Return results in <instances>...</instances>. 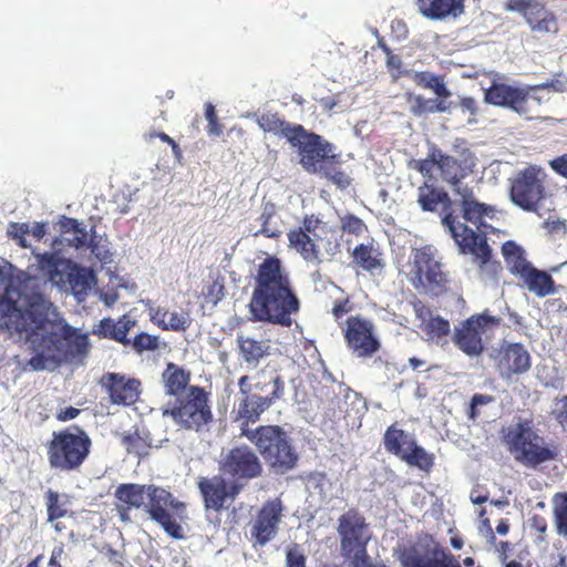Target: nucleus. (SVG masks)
Returning a JSON list of instances; mask_svg holds the SVG:
<instances>
[{"label":"nucleus","mask_w":567,"mask_h":567,"mask_svg":"<svg viewBox=\"0 0 567 567\" xmlns=\"http://www.w3.org/2000/svg\"><path fill=\"white\" fill-rule=\"evenodd\" d=\"M165 313H166V309L161 308V307L150 309L151 320L154 323H156L158 327H161L162 329L165 323Z\"/></svg>","instance_id":"59"},{"label":"nucleus","mask_w":567,"mask_h":567,"mask_svg":"<svg viewBox=\"0 0 567 567\" xmlns=\"http://www.w3.org/2000/svg\"><path fill=\"white\" fill-rule=\"evenodd\" d=\"M91 440L79 429L53 432L48 446L50 466L61 472L79 468L90 453Z\"/></svg>","instance_id":"9"},{"label":"nucleus","mask_w":567,"mask_h":567,"mask_svg":"<svg viewBox=\"0 0 567 567\" xmlns=\"http://www.w3.org/2000/svg\"><path fill=\"white\" fill-rule=\"evenodd\" d=\"M502 252L509 272L518 278L533 266L526 259L524 249L514 241H506Z\"/></svg>","instance_id":"33"},{"label":"nucleus","mask_w":567,"mask_h":567,"mask_svg":"<svg viewBox=\"0 0 567 567\" xmlns=\"http://www.w3.org/2000/svg\"><path fill=\"white\" fill-rule=\"evenodd\" d=\"M341 555L349 561V567H360L371 560L367 551L370 535L364 518L354 511L344 513L339 518Z\"/></svg>","instance_id":"10"},{"label":"nucleus","mask_w":567,"mask_h":567,"mask_svg":"<svg viewBox=\"0 0 567 567\" xmlns=\"http://www.w3.org/2000/svg\"><path fill=\"white\" fill-rule=\"evenodd\" d=\"M63 553H64L63 544L60 543V544L55 545L51 553L49 566L50 567H62L59 559L62 557Z\"/></svg>","instance_id":"60"},{"label":"nucleus","mask_w":567,"mask_h":567,"mask_svg":"<svg viewBox=\"0 0 567 567\" xmlns=\"http://www.w3.org/2000/svg\"><path fill=\"white\" fill-rule=\"evenodd\" d=\"M417 81L419 84L433 90L439 97H449L451 95V92L447 90L444 82L431 73L422 72L417 74Z\"/></svg>","instance_id":"44"},{"label":"nucleus","mask_w":567,"mask_h":567,"mask_svg":"<svg viewBox=\"0 0 567 567\" xmlns=\"http://www.w3.org/2000/svg\"><path fill=\"white\" fill-rule=\"evenodd\" d=\"M553 414L563 426H567V395L554 402Z\"/></svg>","instance_id":"55"},{"label":"nucleus","mask_w":567,"mask_h":567,"mask_svg":"<svg viewBox=\"0 0 567 567\" xmlns=\"http://www.w3.org/2000/svg\"><path fill=\"white\" fill-rule=\"evenodd\" d=\"M276 215V207L271 203H267L262 207V212L257 219L260 227L254 231V236L264 235L268 238L278 237L281 234V230L277 223L274 221V217Z\"/></svg>","instance_id":"37"},{"label":"nucleus","mask_w":567,"mask_h":567,"mask_svg":"<svg viewBox=\"0 0 567 567\" xmlns=\"http://www.w3.org/2000/svg\"><path fill=\"white\" fill-rule=\"evenodd\" d=\"M550 167L559 175L567 178V154L550 161Z\"/></svg>","instance_id":"57"},{"label":"nucleus","mask_w":567,"mask_h":567,"mask_svg":"<svg viewBox=\"0 0 567 567\" xmlns=\"http://www.w3.org/2000/svg\"><path fill=\"white\" fill-rule=\"evenodd\" d=\"M545 172L536 166L526 167L512 178L509 197L519 208L534 212L544 198Z\"/></svg>","instance_id":"14"},{"label":"nucleus","mask_w":567,"mask_h":567,"mask_svg":"<svg viewBox=\"0 0 567 567\" xmlns=\"http://www.w3.org/2000/svg\"><path fill=\"white\" fill-rule=\"evenodd\" d=\"M300 302L291 287L270 291L252 292L249 311L256 321H266L282 327H290L292 316L299 311Z\"/></svg>","instance_id":"6"},{"label":"nucleus","mask_w":567,"mask_h":567,"mask_svg":"<svg viewBox=\"0 0 567 567\" xmlns=\"http://www.w3.org/2000/svg\"><path fill=\"white\" fill-rule=\"evenodd\" d=\"M29 275L43 284L51 282L64 292H70L78 302H83L96 284L92 269L82 267L56 252H33Z\"/></svg>","instance_id":"2"},{"label":"nucleus","mask_w":567,"mask_h":567,"mask_svg":"<svg viewBox=\"0 0 567 567\" xmlns=\"http://www.w3.org/2000/svg\"><path fill=\"white\" fill-rule=\"evenodd\" d=\"M282 398V389L280 382L276 378V389L271 390L268 395H246V398H240L238 408H237V416L240 420H245L247 423H256L261 413L267 411L276 401Z\"/></svg>","instance_id":"24"},{"label":"nucleus","mask_w":567,"mask_h":567,"mask_svg":"<svg viewBox=\"0 0 567 567\" xmlns=\"http://www.w3.org/2000/svg\"><path fill=\"white\" fill-rule=\"evenodd\" d=\"M146 491L144 506L152 519L157 522L172 537H182L181 526L169 513V508H178V506H182V503L176 502L172 494L162 487L148 485Z\"/></svg>","instance_id":"15"},{"label":"nucleus","mask_w":567,"mask_h":567,"mask_svg":"<svg viewBox=\"0 0 567 567\" xmlns=\"http://www.w3.org/2000/svg\"><path fill=\"white\" fill-rule=\"evenodd\" d=\"M199 488L207 508L219 511L224 507L228 498V493L223 478L213 477L210 480H203L199 483Z\"/></svg>","instance_id":"32"},{"label":"nucleus","mask_w":567,"mask_h":567,"mask_svg":"<svg viewBox=\"0 0 567 567\" xmlns=\"http://www.w3.org/2000/svg\"><path fill=\"white\" fill-rule=\"evenodd\" d=\"M290 286L278 258L268 256L258 266L256 286L252 292L270 291Z\"/></svg>","instance_id":"25"},{"label":"nucleus","mask_w":567,"mask_h":567,"mask_svg":"<svg viewBox=\"0 0 567 567\" xmlns=\"http://www.w3.org/2000/svg\"><path fill=\"white\" fill-rule=\"evenodd\" d=\"M190 323L189 317L184 311L166 310L164 330L183 331Z\"/></svg>","instance_id":"43"},{"label":"nucleus","mask_w":567,"mask_h":567,"mask_svg":"<svg viewBox=\"0 0 567 567\" xmlns=\"http://www.w3.org/2000/svg\"><path fill=\"white\" fill-rule=\"evenodd\" d=\"M506 10L522 14L532 31L549 33L557 31V22L554 14L537 0H509Z\"/></svg>","instance_id":"19"},{"label":"nucleus","mask_w":567,"mask_h":567,"mask_svg":"<svg viewBox=\"0 0 567 567\" xmlns=\"http://www.w3.org/2000/svg\"><path fill=\"white\" fill-rule=\"evenodd\" d=\"M17 269L0 261V290L8 303L0 315V329L30 344L34 355L28 365L35 371L56 369L61 363L81 362L89 350V338L60 317L56 308L39 292L29 293L38 279L27 272L24 285L14 278Z\"/></svg>","instance_id":"1"},{"label":"nucleus","mask_w":567,"mask_h":567,"mask_svg":"<svg viewBox=\"0 0 567 567\" xmlns=\"http://www.w3.org/2000/svg\"><path fill=\"white\" fill-rule=\"evenodd\" d=\"M413 442L414 439L411 435L394 425L388 427L384 433L385 450L400 458H402L406 449L410 447V443Z\"/></svg>","instance_id":"35"},{"label":"nucleus","mask_w":567,"mask_h":567,"mask_svg":"<svg viewBox=\"0 0 567 567\" xmlns=\"http://www.w3.org/2000/svg\"><path fill=\"white\" fill-rule=\"evenodd\" d=\"M91 237V230L87 231L85 226L78 228L73 231H69L65 235H61L59 238L54 239L53 246L55 245H66L69 247H73L75 249L85 248L89 239Z\"/></svg>","instance_id":"41"},{"label":"nucleus","mask_w":567,"mask_h":567,"mask_svg":"<svg viewBox=\"0 0 567 567\" xmlns=\"http://www.w3.org/2000/svg\"><path fill=\"white\" fill-rule=\"evenodd\" d=\"M326 225L315 216L306 217L302 226L288 233L289 245L296 249L307 262L319 265L317 241L326 234Z\"/></svg>","instance_id":"16"},{"label":"nucleus","mask_w":567,"mask_h":567,"mask_svg":"<svg viewBox=\"0 0 567 567\" xmlns=\"http://www.w3.org/2000/svg\"><path fill=\"white\" fill-rule=\"evenodd\" d=\"M433 164L436 165L441 172V177L451 187L456 195V189L471 188L464 184L463 181L472 173L473 162L470 158H456L454 156L445 155L440 150L431 152Z\"/></svg>","instance_id":"22"},{"label":"nucleus","mask_w":567,"mask_h":567,"mask_svg":"<svg viewBox=\"0 0 567 567\" xmlns=\"http://www.w3.org/2000/svg\"><path fill=\"white\" fill-rule=\"evenodd\" d=\"M135 326V320L127 316H123L117 321L113 319H103L100 322V332L104 337L114 339L123 344L130 343L127 339L128 331Z\"/></svg>","instance_id":"34"},{"label":"nucleus","mask_w":567,"mask_h":567,"mask_svg":"<svg viewBox=\"0 0 567 567\" xmlns=\"http://www.w3.org/2000/svg\"><path fill=\"white\" fill-rule=\"evenodd\" d=\"M241 436L252 443L266 461L278 474H285L295 468L298 453L291 444L288 433L278 425H259L255 429L243 424Z\"/></svg>","instance_id":"4"},{"label":"nucleus","mask_w":567,"mask_h":567,"mask_svg":"<svg viewBox=\"0 0 567 567\" xmlns=\"http://www.w3.org/2000/svg\"><path fill=\"white\" fill-rule=\"evenodd\" d=\"M259 127L265 132H272L275 134H281L284 136V131L287 125L277 114H264L258 118Z\"/></svg>","instance_id":"45"},{"label":"nucleus","mask_w":567,"mask_h":567,"mask_svg":"<svg viewBox=\"0 0 567 567\" xmlns=\"http://www.w3.org/2000/svg\"><path fill=\"white\" fill-rule=\"evenodd\" d=\"M501 319L488 313L474 315L455 327L453 340L456 347L471 358L484 350V338L488 339L499 326Z\"/></svg>","instance_id":"13"},{"label":"nucleus","mask_w":567,"mask_h":567,"mask_svg":"<svg viewBox=\"0 0 567 567\" xmlns=\"http://www.w3.org/2000/svg\"><path fill=\"white\" fill-rule=\"evenodd\" d=\"M530 367V354L522 343H505L501 347L497 369L503 380L509 381L515 374H524Z\"/></svg>","instance_id":"23"},{"label":"nucleus","mask_w":567,"mask_h":567,"mask_svg":"<svg viewBox=\"0 0 567 567\" xmlns=\"http://www.w3.org/2000/svg\"><path fill=\"white\" fill-rule=\"evenodd\" d=\"M80 411L75 408H66L65 410L61 411L58 415L59 420L61 421H69L78 416Z\"/></svg>","instance_id":"64"},{"label":"nucleus","mask_w":567,"mask_h":567,"mask_svg":"<svg viewBox=\"0 0 567 567\" xmlns=\"http://www.w3.org/2000/svg\"><path fill=\"white\" fill-rule=\"evenodd\" d=\"M353 258L364 270H373L380 264L372 257L371 249L365 245H359L353 250Z\"/></svg>","instance_id":"47"},{"label":"nucleus","mask_w":567,"mask_h":567,"mask_svg":"<svg viewBox=\"0 0 567 567\" xmlns=\"http://www.w3.org/2000/svg\"><path fill=\"white\" fill-rule=\"evenodd\" d=\"M162 412L186 430L200 431L213 421L208 393L198 385H189L187 393L178 399H168Z\"/></svg>","instance_id":"7"},{"label":"nucleus","mask_w":567,"mask_h":567,"mask_svg":"<svg viewBox=\"0 0 567 567\" xmlns=\"http://www.w3.org/2000/svg\"><path fill=\"white\" fill-rule=\"evenodd\" d=\"M409 465L415 466L423 471H429L433 466V457L422 446H419L416 442L410 443V447L406 449L402 456Z\"/></svg>","instance_id":"39"},{"label":"nucleus","mask_w":567,"mask_h":567,"mask_svg":"<svg viewBox=\"0 0 567 567\" xmlns=\"http://www.w3.org/2000/svg\"><path fill=\"white\" fill-rule=\"evenodd\" d=\"M417 203L424 212H434L439 205H442L444 212L442 224L449 229L460 252L472 255L481 266L489 260L491 250L486 239L456 220L451 212L452 200L445 190L425 183L417 189Z\"/></svg>","instance_id":"3"},{"label":"nucleus","mask_w":567,"mask_h":567,"mask_svg":"<svg viewBox=\"0 0 567 567\" xmlns=\"http://www.w3.org/2000/svg\"><path fill=\"white\" fill-rule=\"evenodd\" d=\"M505 443L513 458L529 468H537L543 463L554 461L558 455L557 446L546 442L528 421L511 425L505 435Z\"/></svg>","instance_id":"5"},{"label":"nucleus","mask_w":567,"mask_h":567,"mask_svg":"<svg viewBox=\"0 0 567 567\" xmlns=\"http://www.w3.org/2000/svg\"><path fill=\"white\" fill-rule=\"evenodd\" d=\"M30 231L29 229V225L25 224V223H11L9 226H8V235L17 240L18 245L21 246V247H28L29 244L27 243L25 238H24V235L28 234Z\"/></svg>","instance_id":"53"},{"label":"nucleus","mask_w":567,"mask_h":567,"mask_svg":"<svg viewBox=\"0 0 567 567\" xmlns=\"http://www.w3.org/2000/svg\"><path fill=\"white\" fill-rule=\"evenodd\" d=\"M456 195L461 198L463 218L476 226V228L485 234L488 227L485 219L494 216V209L489 206L478 203L474 198L473 188H457Z\"/></svg>","instance_id":"27"},{"label":"nucleus","mask_w":567,"mask_h":567,"mask_svg":"<svg viewBox=\"0 0 567 567\" xmlns=\"http://www.w3.org/2000/svg\"><path fill=\"white\" fill-rule=\"evenodd\" d=\"M419 12L430 20H442L463 13L462 0H416Z\"/></svg>","instance_id":"28"},{"label":"nucleus","mask_w":567,"mask_h":567,"mask_svg":"<svg viewBox=\"0 0 567 567\" xmlns=\"http://www.w3.org/2000/svg\"><path fill=\"white\" fill-rule=\"evenodd\" d=\"M484 99L488 104L506 106L526 118H532L543 102L542 96L532 93L530 86H514L498 82H493Z\"/></svg>","instance_id":"12"},{"label":"nucleus","mask_w":567,"mask_h":567,"mask_svg":"<svg viewBox=\"0 0 567 567\" xmlns=\"http://www.w3.org/2000/svg\"><path fill=\"white\" fill-rule=\"evenodd\" d=\"M493 401V398L487 394H474L472 396L471 402L473 403V408H478L482 405H486Z\"/></svg>","instance_id":"63"},{"label":"nucleus","mask_w":567,"mask_h":567,"mask_svg":"<svg viewBox=\"0 0 567 567\" xmlns=\"http://www.w3.org/2000/svg\"><path fill=\"white\" fill-rule=\"evenodd\" d=\"M281 512L282 505L278 499L270 501L262 506L251 523L250 535L254 547H262L276 537L281 522Z\"/></svg>","instance_id":"20"},{"label":"nucleus","mask_w":567,"mask_h":567,"mask_svg":"<svg viewBox=\"0 0 567 567\" xmlns=\"http://www.w3.org/2000/svg\"><path fill=\"white\" fill-rule=\"evenodd\" d=\"M285 567H306V555L300 545L291 544L287 547Z\"/></svg>","instance_id":"48"},{"label":"nucleus","mask_w":567,"mask_h":567,"mask_svg":"<svg viewBox=\"0 0 567 567\" xmlns=\"http://www.w3.org/2000/svg\"><path fill=\"white\" fill-rule=\"evenodd\" d=\"M102 384L114 404H133L140 395L141 383L135 379H126L116 373H107L102 379Z\"/></svg>","instance_id":"26"},{"label":"nucleus","mask_w":567,"mask_h":567,"mask_svg":"<svg viewBox=\"0 0 567 567\" xmlns=\"http://www.w3.org/2000/svg\"><path fill=\"white\" fill-rule=\"evenodd\" d=\"M220 470L224 474L237 480H251L260 476L262 465L249 446L241 445L223 453Z\"/></svg>","instance_id":"17"},{"label":"nucleus","mask_w":567,"mask_h":567,"mask_svg":"<svg viewBox=\"0 0 567 567\" xmlns=\"http://www.w3.org/2000/svg\"><path fill=\"white\" fill-rule=\"evenodd\" d=\"M460 107L463 112H468L472 115L477 113V103L473 97H463Z\"/></svg>","instance_id":"61"},{"label":"nucleus","mask_w":567,"mask_h":567,"mask_svg":"<svg viewBox=\"0 0 567 567\" xmlns=\"http://www.w3.org/2000/svg\"><path fill=\"white\" fill-rule=\"evenodd\" d=\"M399 560L403 567H462L454 555L437 545L404 548L399 553Z\"/></svg>","instance_id":"18"},{"label":"nucleus","mask_w":567,"mask_h":567,"mask_svg":"<svg viewBox=\"0 0 567 567\" xmlns=\"http://www.w3.org/2000/svg\"><path fill=\"white\" fill-rule=\"evenodd\" d=\"M276 378L280 382L284 395L285 382L281 375L274 369L264 368L251 375V381H254V389L259 392H267L268 388L271 385L274 390L276 389Z\"/></svg>","instance_id":"40"},{"label":"nucleus","mask_w":567,"mask_h":567,"mask_svg":"<svg viewBox=\"0 0 567 567\" xmlns=\"http://www.w3.org/2000/svg\"><path fill=\"white\" fill-rule=\"evenodd\" d=\"M82 226H84V225L82 223H79L76 219L65 218L61 223V231H62L61 235H65L69 231H73V230H75L78 228H81Z\"/></svg>","instance_id":"62"},{"label":"nucleus","mask_w":567,"mask_h":567,"mask_svg":"<svg viewBox=\"0 0 567 567\" xmlns=\"http://www.w3.org/2000/svg\"><path fill=\"white\" fill-rule=\"evenodd\" d=\"M341 228L343 231L359 236L367 230V226L362 219L354 215H346L341 217Z\"/></svg>","instance_id":"50"},{"label":"nucleus","mask_w":567,"mask_h":567,"mask_svg":"<svg viewBox=\"0 0 567 567\" xmlns=\"http://www.w3.org/2000/svg\"><path fill=\"white\" fill-rule=\"evenodd\" d=\"M237 346L243 360L254 369L257 368L261 359L270 355L271 347L269 340H256L239 334L237 337Z\"/></svg>","instance_id":"30"},{"label":"nucleus","mask_w":567,"mask_h":567,"mask_svg":"<svg viewBox=\"0 0 567 567\" xmlns=\"http://www.w3.org/2000/svg\"><path fill=\"white\" fill-rule=\"evenodd\" d=\"M132 344L134 350L138 352H142L144 350H154L157 348V338L148 333L141 332L137 336H135Z\"/></svg>","instance_id":"54"},{"label":"nucleus","mask_w":567,"mask_h":567,"mask_svg":"<svg viewBox=\"0 0 567 567\" xmlns=\"http://www.w3.org/2000/svg\"><path fill=\"white\" fill-rule=\"evenodd\" d=\"M319 175L330 179L334 185L339 188L344 189L350 185L349 176L333 166V163H330Z\"/></svg>","instance_id":"49"},{"label":"nucleus","mask_w":567,"mask_h":567,"mask_svg":"<svg viewBox=\"0 0 567 567\" xmlns=\"http://www.w3.org/2000/svg\"><path fill=\"white\" fill-rule=\"evenodd\" d=\"M148 485L122 484L115 491V496L122 503L133 507H141L145 504Z\"/></svg>","instance_id":"36"},{"label":"nucleus","mask_w":567,"mask_h":567,"mask_svg":"<svg viewBox=\"0 0 567 567\" xmlns=\"http://www.w3.org/2000/svg\"><path fill=\"white\" fill-rule=\"evenodd\" d=\"M523 286L537 297L555 293V284L550 275L532 266L520 277Z\"/></svg>","instance_id":"31"},{"label":"nucleus","mask_w":567,"mask_h":567,"mask_svg":"<svg viewBox=\"0 0 567 567\" xmlns=\"http://www.w3.org/2000/svg\"><path fill=\"white\" fill-rule=\"evenodd\" d=\"M409 266L410 281L416 289L437 295L446 282L437 250L431 245L413 248Z\"/></svg>","instance_id":"11"},{"label":"nucleus","mask_w":567,"mask_h":567,"mask_svg":"<svg viewBox=\"0 0 567 567\" xmlns=\"http://www.w3.org/2000/svg\"><path fill=\"white\" fill-rule=\"evenodd\" d=\"M566 81L560 79H554L549 82L537 84L535 86H530L532 93L537 90L551 89L556 92H561L565 89Z\"/></svg>","instance_id":"56"},{"label":"nucleus","mask_w":567,"mask_h":567,"mask_svg":"<svg viewBox=\"0 0 567 567\" xmlns=\"http://www.w3.org/2000/svg\"><path fill=\"white\" fill-rule=\"evenodd\" d=\"M551 503L556 532L567 537V493H556Z\"/></svg>","instance_id":"38"},{"label":"nucleus","mask_w":567,"mask_h":567,"mask_svg":"<svg viewBox=\"0 0 567 567\" xmlns=\"http://www.w3.org/2000/svg\"><path fill=\"white\" fill-rule=\"evenodd\" d=\"M347 324L348 346L358 357H370L379 350L380 342L374 336V327L371 321L351 317Z\"/></svg>","instance_id":"21"},{"label":"nucleus","mask_w":567,"mask_h":567,"mask_svg":"<svg viewBox=\"0 0 567 567\" xmlns=\"http://www.w3.org/2000/svg\"><path fill=\"white\" fill-rule=\"evenodd\" d=\"M165 394L169 399H178L187 393L190 373L181 367L169 363L162 374Z\"/></svg>","instance_id":"29"},{"label":"nucleus","mask_w":567,"mask_h":567,"mask_svg":"<svg viewBox=\"0 0 567 567\" xmlns=\"http://www.w3.org/2000/svg\"><path fill=\"white\" fill-rule=\"evenodd\" d=\"M424 330L432 340L440 339L450 333V322L441 317H434L425 323Z\"/></svg>","instance_id":"46"},{"label":"nucleus","mask_w":567,"mask_h":567,"mask_svg":"<svg viewBox=\"0 0 567 567\" xmlns=\"http://www.w3.org/2000/svg\"><path fill=\"white\" fill-rule=\"evenodd\" d=\"M410 110L415 115L424 113H433V99H424L420 95H411L409 97Z\"/></svg>","instance_id":"51"},{"label":"nucleus","mask_w":567,"mask_h":567,"mask_svg":"<svg viewBox=\"0 0 567 567\" xmlns=\"http://www.w3.org/2000/svg\"><path fill=\"white\" fill-rule=\"evenodd\" d=\"M90 249L91 254L101 262L107 264L111 261V254L106 240H103L102 237H99L95 234L94 227H91V237L85 247Z\"/></svg>","instance_id":"42"},{"label":"nucleus","mask_w":567,"mask_h":567,"mask_svg":"<svg viewBox=\"0 0 567 567\" xmlns=\"http://www.w3.org/2000/svg\"><path fill=\"white\" fill-rule=\"evenodd\" d=\"M284 136L298 148L300 164L310 174H320L336 162V146L318 134L307 133L301 125L287 127Z\"/></svg>","instance_id":"8"},{"label":"nucleus","mask_w":567,"mask_h":567,"mask_svg":"<svg viewBox=\"0 0 567 567\" xmlns=\"http://www.w3.org/2000/svg\"><path fill=\"white\" fill-rule=\"evenodd\" d=\"M251 377L249 375H243L238 380V386H239V394L240 398H246V395H252L250 393L251 389L254 388V384H250Z\"/></svg>","instance_id":"58"},{"label":"nucleus","mask_w":567,"mask_h":567,"mask_svg":"<svg viewBox=\"0 0 567 567\" xmlns=\"http://www.w3.org/2000/svg\"><path fill=\"white\" fill-rule=\"evenodd\" d=\"M47 508L50 522L60 518L65 514V509H63L59 504V494L52 489H49L47 493Z\"/></svg>","instance_id":"52"}]
</instances>
